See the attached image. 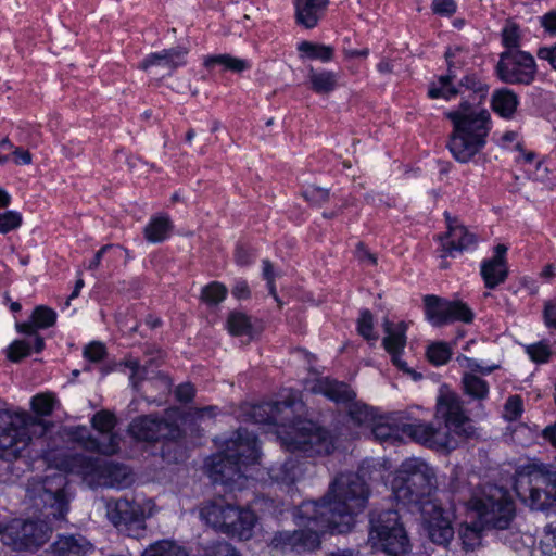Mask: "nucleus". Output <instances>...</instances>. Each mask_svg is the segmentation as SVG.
Segmentation results:
<instances>
[{
	"mask_svg": "<svg viewBox=\"0 0 556 556\" xmlns=\"http://www.w3.org/2000/svg\"><path fill=\"white\" fill-rule=\"evenodd\" d=\"M368 490L357 473H342L331 483L320 503L303 502L293 513L299 530L278 532L271 545L275 548H302L313 551L326 533L350 531L355 517L366 506Z\"/></svg>",
	"mask_w": 556,
	"mask_h": 556,
	"instance_id": "nucleus-1",
	"label": "nucleus"
},
{
	"mask_svg": "<svg viewBox=\"0 0 556 556\" xmlns=\"http://www.w3.org/2000/svg\"><path fill=\"white\" fill-rule=\"evenodd\" d=\"M388 482L395 502L418 507L422 530L430 541L438 545H448L454 538L452 523L457 519L459 507H443L433 497L432 492L437 486L434 469L420 458H408Z\"/></svg>",
	"mask_w": 556,
	"mask_h": 556,
	"instance_id": "nucleus-2",
	"label": "nucleus"
},
{
	"mask_svg": "<svg viewBox=\"0 0 556 556\" xmlns=\"http://www.w3.org/2000/svg\"><path fill=\"white\" fill-rule=\"evenodd\" d=\"M47 459L52 465L45 479L28 489V496L36 506L42 504L47 518L52 516L54 519H62L68 510V495L65 490L67 480L64 473L78 475L87 485L98 488L100 485L91 483L88 477L105 473V460L64 453L48 454Z\"/></svg>",
	"mask_w": 556,
	"mask_h": 556,
	"instance_id": "nucleus-3",
	"label": "nucleus"
},
{
	"mask_svg": "<svg viewBox=\"0 0 556 556\" xmlns=\"http://www.w3.org/2000/svg\"><path fill=\"white\" fill-rule=\"evenodd\" d=\"M295 396L290 401L262 403L250 408L255 424L275 426L281 444L290 452H301L308 456L330 454L334 447L333 438L309 420L286 424L293 413Z\"/></svg>",
	"mask_w": 556,
	"mask_h": 556,
	"instance_id": "nucleus-4",
	"label": "nucleus"
},
{
	"mask_svg": "<svg viewBox=\"0 0 556 556\" xmlns=\"http://www.w3.org/2000/svg\"><path fill=\"white\" fill-rule=\"evenodd\" d=\"M437 418L444 421L443 429L429 424L404 425L402 434L430 448L451 452L475 433V427L465 414L459 396L447 388H441L437 401Z\"/></svg>",
	"mask_w": 556,
	"mask_h": 556,
	"instance_id": "nucleus-5",
	"label": "nucleus"
},
{
	"mask_svg": "<svg viewBox=\"0 0 556 556\" xmlns=\"http://www.w3.org/2000/svg\"><path fill=\"white\" fill-rule=\"evenodd\" d=\"M258 443L254 434L240 430L236 439L226 442L223 452L206 462V470L214 483L242 490L253 473L258 471Z\"/></svg>",
	"mask_w": 556,
	"mask_h": 556,
	"instance_id": "nucleus-6",
	"label": "nucleus"
},
{
	"mask_svg": "<svg viewBox=\"0 0 556 556\" xmlns=\"http://www.w3.org/2000/svg\"><path fill=\"white\" fill-rule=\"evenodd\" d=\"M445 115L453 124L448 149L456 161L468 163L486 144L492 128L491 114L478 104L464 101Z\"/></svg>",
	"mask_w": 556,
	"mask_h": 556,
	"instance_id": "nucleus-7",
	"label": "nucleus"
},
{
	"mask_svg": "<svg viewBox=\"0 0 556 556\" xmlns=\"http://www.w3.org/2000/svg\"><path fill=\"white\" fill-rule=\"evenodd\" d=\"M463 505L488 529H509L516 515L509 492L493 484L475 489Z\"/></svg>",
	"mask_w": 556,
	"mask_h": 556,
	"instance_id": "nucleus-8",
	"label": "nucleus"
},
{
	"mask_svg": "<svg viewBox=\"0 0 556 556\" xmlns=\"http://www.w3.org/2000/svg\"><path fill=\"white\" fill-rule=\"evenodd\" d=\"M43 431V422L25 410H0L1 457L17 458L29 446L36 429Z\"/></svg>",
	"mask_w": 556,
	"mask_h": 556,
	"instance_id": "nucleus-9",
	"label": "nucleus"
},
{
	"mask_svg": "<svg viewBox=\"0 0 556 556\" xmlns=\"http://www.w3.org/2000/svg\"><path fill=\"white\" fill-rule=\"evenodd\" d=\"M556 484V471L551 466L531 463L517 472L515 492L531 509L544 510L552 505V491Z\"/></svg>",
	"mask_w": 556,
	"mask_h": 556,
	"instance_id": "nucleus-10",
	"label": "nucleus"
},
{
	"mask_svg": "<svg viewBox=\"0 0 556 556\" xmlns=\"http://www.w3.org/2000/svg\"><path fill=\"white\" fill-rule=\"evenodd\" d=\"M200 516L208 526L239 540L251 539L257 525L254 511L230 504H207Z\"/></svg>",
	"mask_w": 556,
	"mask_h": 556,
	"instance_id": "nucleus-11",
	"label": "nucleus"
},
{
	"mask_svg": "<svg viewBox=\"0 0 556 556\" xmlns=\"http://www.w3.org/2000/svg\"><path fill=\"white\" fill-rule=\"evenodd\" d=\"M368 543L371 548L391 556H407L409 538L399 510H386L370 519Z\"/></svg>",
	"mask_w": 556,
	"mask_h": 556,
	"instance_id": "nucleus-12",
	"label": "nucleus"
},
{
	"mask_svg": "<svg viewBox=\"0 0 556 556\" xmlns=\"http://www.w3.org/2000/svg\"><path fill=\"white\" fill-rule=\"evenodd\" d=\"M50 533L51 527L43 521L13 519L0 529V539L14 551H33L46 543Z\"/></svg>",
	"mask_w": 556,
	"mask_h": 556,
	"instance_id": "nucleus-13",
	"label": "nucleus"
},
{
	"mask_svg": "<svg viewBox=\"0 0 556 556\" xmlns=\"http://www.w3.org/2000/svg\"><path fill=\"white\" fill-rule=\"evenodd\" d=\"M156 506L152 500L129 501L118 500L114 506L109 507V518L118 528L124 527L129 536H139L144 530V520L153 516Z\"/></svg>",
	"mask_w": 556,
	"mask_h": 556,
	"instance_id": "nucleus-14",
	"label": "nucleus"
},
{
	"mask_svg": "<svg viewBox=\"0 0 556 556\" xmlns=\"http://www.w3.org/2000/svg\"><path fill=\"white\" fill-rule=\"evenodd\" d=\"M92 426L98 431V437L89 435L88 430L84 427L77 428L75 431L76 439L84 448L111 455L118 451L119 438L113 433L115 426V417L109 412H99L92 417Z\"/></svg>",
	"mask_w": 556,
	"mask_h": 556,
	"instance_id": "nucleus-15",
	"label": "nucleus"
},
{
	"mask_svg": "<svg viewBox=\"0 0 556 556\" xmlns=\"http://www.w3.org/2000/svg\"><path fill=\"white\" fill-rule=\"evenodd\" d=\"M496 72L498 78L506 84L529 85L534 80L536 65L530 53L511 50L501 54Z\"/></svg>",
	"mask_w": 556,
	"mask_h": 556,
	"instance_id": "nucleus-16",
	"label": "nucleus"
},
{
	"mask_svg": "<svg viewBox=\"0 0 556 556\" xmlns=\"http://www.w3.org/2000/svg\"><path fill=\"white\" fill-rule=\"evenodd\" d=\"M176 410L167 413L166 421L159 420L151 416L139 417L130 424L129 433L140 441H156L160 439L174 441L181 434L179 426L169 422V420H176Z\"/></svg>",
	"mask_w": 556,
	"mask_h": 556,
	"instance_id": "nucleus-17",
	"label": "nucleus"
},
{
	"mask_svg": "<svg viewBox=\"0 0 556 556\" xmlns=\"http://www.w3.org/2000/svg\"><path fill=\"white\" fill-rule=\"evenodd\" d=\"M425 314L427 320L435 327L460 320L470 323L473 314L468 306L460 302H450L435 295L425 298Z\"/></svg>",
	"mask_w": 556,
	"mask_h": 556,
	"instance_id": "nucleus-18",
	"label": "nucleus"
},
{
	"mask_svg": "<svg viewBox=\"0 0 556 556\" xmlns=\"http://www.w3.org/2000/svg\"><path fill=\"white\" fill-rule=\"evenodd\" d=\"M384 337L382 344L390 354L392 363L403 372L412 376L414 380L420 379L421 375L409 368L401 356L406 346L407 324L404 321H383Z\"/></svg>",
	"mask_w": 556,
	"mask_h": 556,
	"instance_id": "nucleus-19",
	"label": "nucleus"
},
{
	"mask_svg": "<svg viewBox=\"0 0 556 556\" xmlns=\"http://www.w3.org/2000/svg\"><path fill=\"white\" fill-rule=\"evenodd\" d=\"M506 253L507 247L497 244L492 257L481 263V276L486 288L493 289L506 280L508 275Z\"/></svg>",
	"mask_w": 556,
	"mask_h": 556,
	"instance_id": "nucleus-20",
	"label": "nucleus"
},
{
	"mask_svg": "<svg viewBox=\"0 0 556 556\" xmlns=\"http://www.w3.org/2000/svg\"><path fill=\"white\" fill-rule=\"evenodd\" d=\"M448 222V231L441 239L444 255H453L454 252L473 250L477 245V236L470 232L465 226L456 219Z\"/></svg>",
	"mask_w": 556,
	"mask_h": 556,
	"instance_id": "nucleus-21",
	"label": "nucleus"
},
{
	"mask_svg": "<svg viewBox=\"0 0 556 556\" xmlns=\"http://www.w3.org/2000/svg\"><path fill=\"white\" fill-rule=\"evenodd\" d=\"M457 520L459 521L458 535L462 541L463 548L466 551H475L482 544L483 531L488 529L476 518L471 517L469 510L459 506L457 511Z\"/></svg>",
	"mask_w": 556,
	"mask_h": 556,
	"instance_id": "nucleus-22",
	"label": "nucleus"
},
{
	"mask_svg": "<svg viewBox=\"0 0 556 556\" xmlns=\"http://www.w3.org/2000/svg\"><path fill=\"white\" fill-rule=\"evenodd\" d=\"M329 0H293L295 23L305 28L313 29L326 15Z\"/></svg>",
	"mask_w": 556,
	"mask_h": 556,
	"instance_id": "nucleus-23",
	"label": "nucleus"
},
{
	"mask_svg": "<svg viewBox=\"0 0 556 556\" xmlns=\"http://www.w3.org/2000/svg\"><path fill=\"white\" fill-rule=\"evenodd\" d=\"M188 50L182 47H176L160 52L150 53L141 63V68L150 71L153 67H161L172 73L176 68L186 64Z\"/></svg>",
	"mask_w": 556,
	"mask_h": 556,
	"instance_id": "nucleus-24",
	"label": "nucleus"
},
{
	"mask_svg": "<svg viewBox=\"0 0 556 556\" xmlns=\"http://www.w3.org/2000/svg\"><path fill=\"white\" fill-rule=\"evenodd\" d=\"M103 470L105 473L99 476H89L88 480L93 484L103 485L104 488L123 489L130 484L131 477L129 470L125 466L105 460Z\"/></svg>",
	"mask_w": 556,
	"mask_h": 556,
	"instance_id": "nucleus-25",
	"label": "nucleus"
},
{
	"mask_svg": "<svg viewBox=\"0 0 556 556\" xmlns=\"http://www.w3.org/2000/svg\"><path fill=\"white\" fill-rule=\"evenodd\" d=\"M93 546L83 536H60L51 547L49 556H88Z\"/></svg>",
	"mask_w": 556,
	"mask_h": 556,
	"instance_id": "nucleus-26",
	"label": "nucleus"
},
{
	"mask_svg": "<svg viewBox=\"0 0 556 556\" xmlns=\"http://www.w3.org/2000/svg\"><path fill=\"white\" fill-rule=\"evenodd\" d=\"M312 390L315 393L324 394L329 400L341 403L350 402L354 399V391L345 383L323 378L316 381Z\"/></svg>",
	"mask_w": 556,
	"mask_h": 556,
	"instance_id": "nucleus-27",
	"label": "nucleus"
},
{
	"mask_svg": "<svg viewBox=\"0 0 556 556\" xmlns=\"http://www.w3.org/2000/svg\"><path fill=\"white\" fill-rule=\"evenodd\" d=\"M519 106L518 96L507 89H496L491 97V108L501 117L511 119Z\"/></svg>",
	"mask_w": 556,
	"mask_h": 556,
	"instance_id": "nucleus-28",
	"label": "nucleus"
},
{
	"mask_svg": "<svg viewBox=\"0 0 556 556\" xmlns=\"http://www.w3.org/2000/svg\"><path fill=\"white\" fill-rule=\"evenodd\" d=\"M370 430L375 439L383 444L392 445L401 439L402 429L394 425L392 416L377 417Z\"/></svg>",
	"mask_w": 556,
	"mask_h": 556,
	"instance_id": "nucleus-29",
	"label": "nucleus"
},
{
	"mask_svg": "<svg viewBox=\"0 0 556 556\" xmlns=\"http://www.w3.org/2000/svg\"><path fill=\"white\" fill-rule=\"evenodd\" d=\"M56 313L45 305L37 306L31 315V323L17 324L16 328L20 332L33 334L35 329H45L54 325Z\"/></svg>",
	"mask_w": 556,
	"mask_h": 556,
	"instance_id": "nucleus-30",
	"label": "nucleus"
},
{
	"mask_svg": "<svg viewBox=\"0 0 556 556\" xmlns=\"http://www.w3.org/2000/svg\"><path fill=\"white\" fill-rule=\"evenodd\" d=\"M339 75L332 71L314 70L308 72L311 89L318 94H327L338 87Z\"/></svg>",
	"mask_w": 556,
	"mask_h": 556,
	"instance_id": "nucleus-31",
	"label": "nucleus"
},
{
	"mask_svg": "<svg viewBox=\"0 0 556 556\" xmlns=\"http://www.w3.org/2000/svg\"><path fill=\"white\" fill-rule=\"evenodd\" d=\"M268 473L276 482L288 485L302 478L303 464L299 460L289 459L280 466L270 468Z\"/></svg>",
	"mask_w": 556,
	"mask_h": 556,
	"instance_id": "nucleus-32",
	"label": "nucleus"
},
{
	"mask_svg": "<svg viewBox=\"0 0 556 556\" xmlns=\"http://www.w3.org/2000/svg\"><path fill=\"white\" fill-rule=\"evenodd\" d=\"M203 65L208 70L218 65L224 71H230L235 73H241L250 68V64L247 60L235 58L230 54L206 55L204 56Z\"/></svg>",
	"mask_w": 556,
	"mask_h": 556,
	"instance_id": "nucleus-33",
	"label": "nucleus"
},
{
	"mask_svg": "<svg viewBox=\"0 0 556 556\" xmlns=\"http://www.w3.org/2000/svg\"><path fill=\"white\" fill-rule=\"evenodd\" d=\"M172 224L167 215H156L144 228V238L151 243H157L168 238Z\"/></svg>",
	"mask_w": 556,
	"mask_h": 556,
	"instance_id": "nucleus-34",
	"label": "nucleus"
},
{
	"mask_svg": "<svg viewBox=\"0 0 556 556\" xmlns=\"http://www.w3.org/2000/svg\"><path fill=\"white\" fill-rule=\"evenodd\" d=\"M43 345V339L40 336H35L29 340H16L8 348V357L13 362H17L29 355L31 351L40 352Z\"/></svg>",
	"mask_w": 556,
	"mask_h": 556,
	"instance_id": "nucleus-35",
	"label": "nucleus"
},
{
	"mask_svg": "<svg viewBox=\"0 0 556 556\" xmlns=\"http://www.w3.org/2000/svg\"><path fill=\"white\" fill-rule=\"evenodd\" d=\"M298 51L301 60H318L327 63L333 56V49L331 47L311 41L299 42Z\"/></svg>",
	"mask_w": 556,
	"mask_h": 556,
	"instance_id": "nucleus-36",
	"label": "nucleus"
},
{
	"mask_svg": "<svg viewBox=\"0 0 556 556\" xmlns=\"http://www.w3.org/2000/svg\"><path fill=\"white\" fill-rule=\"evenodd\" d=\"M517 160L533 179L543 181L547 178V167L533 152L520 150Z\"/></svg>",
	"mask_w": 556,
	"mask_h": 556,
	"instance_id": "nucleus-37",
	"label": "nucleus"
},
{
	"mask_svg": "<svg viewBox=\"0 0 556 556\" xmlns=\"http://www.w3.org/2000/svg\"><path fill=\"white\" fill-rule=\"evenodd\" d=\"M463 387L465 393L478 401L485 400L489 395V384L482 378L471 372L463 375Z\"/></svg>",
	"mask_w": 556,
	"mask_h": 556,
	"instance_id": "nucleus-38",
	"label": "nucleus"
},
{
	"mask_svg": "<svg viewBox=\"0 0 556 556\" xmlns=\"http://www.w3.org/2000/svg\"><path fill=\"white\" fill-rule=\"evenodd\" d=\"M141 556H188V553L174 541L161 540L149 545Z\"/></svg>",
	"mask_w": 556,
	"mask_h": 556,
	"instance_id": "nucleus-39",
	"label": "nucleus"
},
{
	"mask_svg": "<svg viewBox=\"0 0 556 556\" xmlns=\"http://www.w3.org/2000/svg\"><path fill=\"white\" fill-rule=\"evenodd\" d=\"M458 93V90L451 83V75L440 76L437 81L430 84L428 96L431 99L451 100Z\"/></svg>",
	"mask_w": 556,
	"mask_h": 556,
	"instance_id": "nucleus-40",
	"label": "nucleus"
},
{
	"mask_svg": "<svg viewBox=\"0 0 556 556\" xmlns=\"http://www.w3.org/2000/svg\"><path fill=\"white\" fill-rule=\"evenodd\" d=\"M128 368L130 370V382L136 386V379L142 378V372L144 369L141 367L140 363L132 357L126 358L123 363L112 362L110 364H105L101 367L102 376H105L112 371L123 370L122 368Z\"/></svg>",
	"mask_w": 556,
	"mask_h": 556,
	"instance_id": "nucleus-41",
	"label": "nucleus"
},
{
	"mask_svg": "<svg viewBox=\"0 0 556 556\" xmlns=\"http://www.w3.org/2000/svg\"><path fill=\"white\" fill-rule=\"evenodd\" d=\"M349 415L362 430L370 429L377 416L372 408L362 403H353L350 406Z\"/></svg>",
	"mask_w": 556,
	"mask_h": 556,
	"instance_id": "nucleus-42",
	"label": "nucleus"
},
{
	"mask_svg": "<svg viewBox=\"0 0 556 556\" xmlns=\"http://www.w3.org/2000/svg\"><path fill=\"white\" fill-rule=\"evenodd\" d=\"M452 356V350L444 342H434L428 346L427 357L435 366L444 365Z\"/></svg>",
	"mask_w": 556,
	"mask_h": 556,
	"instance_id": "nucleus-43",
	"label": "nucleus"
},
{
	"mask_svg": "<svg viewBox=\"0 0 556 556\" xmlns=\"http://www.w3.org/2000/svg\"><path fill=\"white\" fill-rule=\"evenodd\" d=\"M251 328L248 316L243 313L233 312L228 316L227 329L232 336L248 334Z\"/></svg>",
	"mask_w": 556,
	"mask_h": 556,
	"instance_id": "nucleus-44",
	"label": "nucleus"
},
{
	"mask_svg": "<svg viewBox=\"0 0 556 556\" xmlns=\"http://www.w3.org/2000/svg\"><path fill=\"white\" fill-rule=\"evenodd\" d=\"M540 548L543 556H556V522H551L544 528Z\"/></svg>",
	"mask_w": 556,
	"mask_h": 556,
	"instance_id": "nucleus-45",
	"label": "nucleus"
},
{
	"mask_svg": "<svg viewBox=\"0 0 556 556\" xmlns=\"http://www.w3.org/2000/svg\"><path fill=\"white\" fill-rule=\"evenodd\" d=\"M55 399L51 394H37L31 397V409L39 416H48L52 413Z\"/></svg>",
	"mask_w": 556,
	"mask_h": 556,
	"instance_id": "nucleus-46",
	"label": "nucleus"
},
{
	"mask_svg": "<svg viewBox=\"0 0 556 556\" xmlns=\"http://www.w3.org/2000/svg\"><path fill=\"white\" fill-rule=\"evenodd\" d=\"M358 333L367 341L376 342L378 336L374 331L372 315L369 311H363L357 321Z\"/></svg>",
	"mask_w": 556,
	"mask_h": 556,
	"instance_id": "nucleus-47",
	"label": "nucleus"
},
{
	"mask_svg": "<svg viewBox=\"0 0 556 556\" xmlns=\"http://www.w3.org/2000/svg\"><path fill=\"white\" fill-rule=\"evenodd\" d=\"M227 289L219 282H212L202 290V298L210 304H217L225 300Z\"/></svg>",
	"mask_w": 556,
	"mask_h": 556,
	"instance_id": "nucleus-48",
	"label": "nucleus"
},
{
	"mask_svg": "<svg viewBox=\"0 0 556 556\" xmlns=\"http://www.w3.org/2000/svg\"><path fill=\"white\" fill-rule=\"evenodd\" d=\"M525 349L530 359L539 364L546 363L552 354L549 346L544 342L529 344Z\"/></svg>",
	"mask_w": 556,
	"mask_h": 556,
	"instance_id": "nucleus-49",
	"label": "nucleus"
},
{
	"mask_svg": "<svg viewBox=\"0 0 556 556\" xmlns=\"http://www.w3.org/2000/svg\"><path fill=\"white\" fill-rule=\"evenodd\" d=\"M457 362L462 368L468 370V372H471V374L480 372L482 375H489L497 368L496 365L484 366L479 361H477L475 358L467 357V356L457 357Z\"/></svg>",
	"mask_w": 556,
	"mask_h": 556,
	"instance_id": "nucleus-50",
	"label": "nucleus"
},
{
	"mask_svg": "<svg viewBox=\"0 0 556 556\" xmlns=\"http://www.w3.org/2000/svg\"><path fill=\"white\" fill-rule=\"evenodd\" d=\"M22 216L16 211L0 213V233H7L20 227Z\"/></svg>",
	"mask_w": 556,
	"mask_h": 556,
	"instance_id": "nucleus-51",
	"label": "nucleus"
},
{
	"mask_svg": "<svg viewBox=\"0 0 556 556\" xmlns=\"http://www.w3.org/2000/svg\"><path fill=\"white\" fill-rule=\"evenodd\" d=\"M105 355L106 349L101 342H91L84 349V357L90 363H101Z\"/></svg>",
	"mask_w": 556,
	"mask_h": 556,
	"instance_id": "nucleus-52",
	"label": "nucleus"
},
{
	"mask_svg": "<svg viewBox=\"0 0 556 556\" xmlns=\"http://www.w3.org/2000/svg\"><path fill=\"white\" fill-rule=\"evenodd\" d=\"M522 413V402L519 396H510L504 407V417L516 420Z\"/></svg>",
	"mask_w": 556,
	"mask_h": 556,
	"instance_id": "nucleus-53",
	"label": "nucleus"
},
{
	"mask_svg": "<svg viewBox=\"0 0 556 556\" xmlns=\"http://www.w3.org/2000/svg\"><path fill=\"white\" fill-rule=\"evenodd\" d=\"M303 195L308 202L320 204L328 199L329 192L327 189L309 186L303 191Z\"/></svg>",
	"mask_w": 556,
	"mask_h": 556,
	"instance_id": "nucleus-54",
	"label": "nucleus"
},
{
	"mask_svg": "<svg viewBox=\"0 0 556 556\" xmlns=\"http://www.w3.org/2000/svg\"><path fill=\"white\" fill-rule=\"evenodd\" d=\"M431 9L435 14L452 16L457 10L455 0H433Z\"/></svg>",
	"mask_w": 556,
	"mask_h": 556,
	"instance_id": "nucleus-55",
	"label": "nucleus"
},
{
	"mask_svg": "<svg viewBox=\"0 0 556 556\" xmlns=\"http://www.w3.org/2000/svg\"><path fill=\"white\" fill-rule=\"evenodd\" d=\"M502 40L507 48L517 47L519 42L518 27L514 24L506 25L502 31Z\"/></svg>",
	"mask_w": 556,
	"mask_h": 556,
	"instance_id": "nucleus-56",
	"label": "nucleus"
},
{
	"mask_svg": "<svg viewBox=\"0 0 556 556\" xmlns=\"http://www.w3.org/2000/svg\"><path fill=\"white\" fill-rule=\"evenodd\" d=\"M206 556H239L236 549L228 543L219 542L206 549Z\"/></svg>",
	"mask_w": 556,
	"mask_h": 556,
	"instance_id": "nucleus-57",
	"label": "nucleus"
},
{
	"mask_svg": "<svg viewBox=\"0 0 556 556\" xmlns=\"http://www.w3.org/2000/svg\"><path fill=\"white\" fill-rule=\"evenodd\" d=\"M462 85L478 93L480 99L484 98L488 91L486 87L476 76L465 77Z\"/></svg>",
	"mask_w": 556,
	"mask_h": 556,
	"instance_id": "nucleus-58",
	"label": "nucleus"
},
{
	"mask_svg": "<svg viewBox=\"0 0 556 556\" xmlns=\"http://www.w3.org/2000/svg\"><path fill=\"white\" fill-rule=\"evenodd\" d=\"M502 147L506 149H518L520 150L519 134L514 130L505 131L500 139Z\"/></svg>",
	"mask_w": 556,
	"mask_h": 556,
	"instance_id": "nucleus-59",
	"label": "nucleus"
},
{
	"mask_svg": "<svg viewBox=\"0 0 556 556\" xmlns=\"http://www.w3.org/2000/svg\"><path fill=\"white\" fill-rule=\"evenodd\" d=\"M545 324L549 328H556V298L545 304Z\"/></svg>",
	"mask_w": 556,
	"mask_h": 556,
	"instance_id": "nucleus-60",
	"label": "nucleus"
},
{
	"mask_svg": "<svg viewBox=\"0 0 556 556\" xmlns=\"http://www.w3.org/2000/svg\"><path fill=\"white\" fill-rule=\"evenodd\" d=\"M541 26L548 33H556V10L549 11L540 17Z\"/></svg>",
	"mask_w": 556,
	"mask_h": 556,
	"instance_id": "nucleus-61",
	"label": "nucleus"
},
{
	"mask_svg": "<svg viewBox=\"0 0 556 556\" xmlns=\"http://www.w3.org/2000/svg\"><path fill=\"white\" fill-rule=\"evenodd\" d=\"M176 397L181 402L190 401L194 395V388L190 383H182L176 388Z\"/></svg>",
	"mask_w": 556,
	"mask_h": 556,
	"instance_id": "nucleus-62",
	"label": "nucleus"
},
{
	"mask_svg": "<svg viewBox=\"0 0 556 556\" xmlns=\"http://www.w3.org/2000/svg\"><path fill=\"white\" fill-rule=\"evenodd\" d=\"M263 276L267 280L270 294L277 300L276 288L274 286L273 266L269 261H263Z\"/></svg>",
	"mask_w": 556,
	"mask_h": 556,
	"instance_id": "nucleus-63",
	"label": "nucleus"
},
{
	"mask_svg": "<svg viewBox=\"0 0 556 556\" xmlns=\"http://www.w3.org/2000/svg\"><path fill=\"white\" fill-rule=\"evenodd\" d=\"M538 55L542 60H546L551 66L556 71V43L553 47L541 48Z\"/></svg>",
	"mask_w": 556,
	"mask_h": 556,
	"instance_id": "nucleus-64",
	"label": "nucleus"
}]
</instances>
